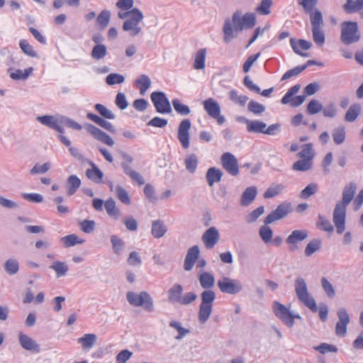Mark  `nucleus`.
I'll list each match as a JSON object with an SVG mask.
<instances>
[{"label": "nucleus", "instance_id": "obj_33", "mask_svg": "<svg viewBox=\"0 0 363 363\" xmlns=\"http://www.w3.org/2000/svg\"><path fill=\"white\" fill-rule=\"evenodd\" d=\"M135 85L140 89V93L144 94L151 85V80L147 75L141 74L135 82Z\"/></svg>", "mask_w": 363, "mask_h": 363}, {"label": "nucleus", "instance_id": "obj_16", "mask_svg": "<svg viewBox=\"0 0 363 363\" xmlns=\"http://www.w3.org/2000/svg\"><path fill=\"white\" fill-rule=\"evenodd\" d=\"M84 128L95 139L101 141V143L108 146H113L114 145V140L108 134L95 125L90 123H86L84 125Z\"/></svg>", "mask_w": 363, "mask_h": 363}, {"label": "nucleus", "instance_id": "obj_30", "mask_svg": "<svg viewBox=\"0 0 363 363\" xmlns=\"http://www.w3.org/2000/svg\"><path fill=\"white\" fill-rule=\"evenodd\" d=\"M310 13V21L312 29L323 28L324 26L322 13L319 10L312 11Z\"/></svg>", "mask_w": 363, "mask_h": 363}, {"label": "nucleus", "instance_id": "obj_24", "mask_svg": "<svg viewBox=\"0 0 363 363\" xmlns=\"http://www.w3.org/2000/svg\"><path fill=\"white\" fill-rule=\"evenodd\" d=\"M167 231V228L164 221L160 219L152 222L151 233L155 238L163 237Z\"/></svg>", "mask_w": 363, "mask_h": 363}, {"label": "nucleus", "instance_id": "obj_19", "mask_svg": "<svg viewBox=\"0 0 363 363\" xmlns=\"http://www.w3.org/2000/svg\"><path fill=\"white\" fill-rule=\"evenodd\" d=\"M199 253L200 250L197 245H194L189 249L184 263V269L186 271L192 269L195 262L199 258Z\"/></svg>", "mask_w": 363, "mask_h": 363}, {"label": "nucleus", "instance_id": "obj_37", "mask_svg": "<svg viewBox=\"0 0 363 363\" xmlns=\"http://www.w3.org/2000/svg\"><path fill=\"white\" fill-rule=\"evenodd\" d=\"M206 50L205 48L200 49L196 54L194 62V68L195 69H203L205 67Z\"/></svg>", "mask_w": 363, "mask_h": 363}, {"label": "nucleus", "instance_id": "obj_60", "mask_svg": "<svg viewBox=\"0 0 363 363\" xmlns=\"http://www.w3.org/2000/svg\"><path fill=\"white\" fill-rule=\"evenodd\" d=\"M317 226L320 230L329 233L333 232L334 229L330 221L320 215L318 216V221L317 223Z\"/></svg>", "mask_w": 363, "mask_h": 363}, {"label": "nucleus", "instance_id": "obj_12", "mask_svg": "<svg viewBox=\"0 0 363 363\" xmlns=\"http://www.w3.org/2000/svg\"><path fill=\"white\" fill-rule=\"evenodd\" d=\"M308 236L306 230H294L286 238V243L289 245V250L291 252H295L298 250V243L305 240Z\"/></svg>", "mask_w": 363, "mask_h": 363}, {"label": "nucleus", "instance_id": "obj_34", "mask_svg": "<svg viewBox=\"0 0 363 363\" xmlns=\"http://www.w3.org/2000/svg\"><path fill=\"white\" fill-rule=\"evenodd\" d=\"M81 185V180L76 175H71L67 179V195H73Z\"/></svg>", "mask_w": 363, "mask_h": 363}, {"label": "nucleus", "instance_id": "obj_3", "mask_svg": "<svg viewBox=\"0 0 363 363\" xmlns=\"http://www.w3.org/2000/svg\"><path fill=\"white\" fill-rule=\"evenodd\" d=\"M183 287L179 284H174L167 291V298L170 303L189 305L197 298V295L194 292H187L182 296Z\"/></svg>", "mask_w": 363, "mask_h": 363}, {"label": "nucleus", "instance_id": "obj_41", "mask_svg": "<svg viewBox=\"0 0 363 363\" xmlns=\"http://www.w3.org/2000/svg\"><path fill=\"white\" fill-rule=\"evenodd\" d=\"M169 326L174 328L178 332V335L175 337L177 340H181L186 335L189 334L190 330L182 327V323L179 321L173 320L169 323Z\"/></svg>", "mask_w": 363, "mask_h": 363}, {"label": "nucleus", "instance_id": "obj_46", "mask_svg": "<svg viewBox=\"0 0 363 363\" xmlns=\"http://www.w3.org/2000/svg\"><path fill=\"white\" fill-rule=\"evenodd\" d=\"M111 242L113 246V250L115 254L121 255L125 247L124 241L116 235L111 236Z\"/></svg>", "mask_w": 363, "mask_h": 363}, {"label": "nucleus", "instance_id": "obj_48", "mask_svg": "<svg viewBox=\"0 0 363 363\" xmlns=\"http://www.w3.org/2000/svg\"><path fill=\"white\" fill-rule=\"evenodd\" d=\"M321 246V241L319 239H314L310 241L305 248V255L311 257L313 253L318 251Z\"/></svg>", "mask_w": 363, "mask_h": 363}, {"label": "nucleus", "instance_id": "obj_10", "mask_svg": "<svg viewBox=\"0 0 363 363\" xmlns=\"http://www.w3.org/2000/svg\"><path fill=\"white\" fill-rule=\"evenodd\" d=\"M217 285L222 293L230 295L238 294L243 289L242 282L239 279L228 277H223L218 279Z\"/></svg>", "mask_w": 363, "mask_h": 363}, {"label": "nucleus", "instance_id": "obj_17", "mask_svg": "<svg viewBox=\"0 0 363 363\" xmlns=\"http://www.w3.org/2000/svg\"><path fill=\"white\" fill-rule=\"evenodd\" d=\"M219 238L218 229L216 227H211L203 233L202 240L207 249H212L218 243Z\"/></svg>", "mask_w": 363, "mask_h": 363}, {"label": "nucleus", "instance_id": "obj_53", "mask_svg": "<svg viewBox=\"0 0 363 363\" xmlns=\"http://www.w3.org/2000/svg\"><path fill=\"white\" fill-rule=\"evenodd\" d=\"M313 40L318 46H322L325 43V36L323 28L312 29Z\"/></svg>", "mask_w": 363, "mask_h": 363}, {"label": "nucleus", "instance_id": "obj_61", "mask_svg": "<svg viewBox=\"0 0 363 363\" xmlns=\"http://www.w3.org/2000/svg\"><path fill=\"white\" fill-rule=\"evenodd\" d=\"M19 46L22 51L30 57H36L37 52L33 50V48L26 40H21Z\"/></svg>", "mask_w": 363, "mask_h": 363}, {"label": "nucleus", "instance_id": "obj_64", "mask_svg": "<svg viewBox=\"0 0 363 363\" xmlns=\"http://www.w3.org/2000/svg\"><path fill=\"white\" fill-rule=\"evenodd\" d=\"M248 111L254 114H261L265 111V106L257 101H250L247 106Z\"/></svg>", "mask_w": 363, "mask_h": 363}, {"label": "nucleus", "instance_id": "obj_50", "mask_svg": "<svg viewBox=\"0 0 363 363\" xmlns=\"http://www.w3.org/2000/svg\"><path fill=\"white\" fill-rule=\"evenodd\" d=\"M259 234L264 243H268L272 241L273 231L267 225L265 224L260 227Z\"/></svg>", "mask_w": 363, "mask_h": 363}, {"label": "nucleus", "instance_id": "obj_39", "mask_svg": "<svg viewBox=\"0 0 363 363\" xmlns=\"http://www.w3.org/2000/svg\"><path fill=\"white\" fill-rule=\"evenodd\" d=\"M4 267L8 274L14 275L19 270V262L16 259L10 258L5 262Z\"/></svg>", "mask_w": 363, "mask_h": 363}, {"label": "nucleus", "instance_id": "obj_44", "mask_svg": "<svg viewBox=\"0 0 363 363\" xmlns=\"http://www.w3.org/2000/svg\"><path fill=\"white\" fill-rule=\"evenodd\" d=\"M115 194L118 200L126 205L130 203V199L128 191L123 189L121 185H117L115 188Z\"/></svg>", "mask_w": 363, "mask_h": 363}, {"label": "nucleus", "instance_id": "obj_52", "mask_svg": "<svg viewBox=\"0 0 363 363\" xmlns=\"http://www.w3.org/2000/svg\"><path fill=\"white\" fill-rule=\"evenodd\" d=\"M300 159H313L314 152L311 143L305 144L302 146V150L298 153Z\"/></svg>", "mask_w": 363, "mask_h": 363}, {"label": "nucleus", "instance_id": "obj_45", "mask_svg": "<svg viewBox=\"0 0 363 363\" xmlns=\"http://www.w3.org/2000/svg\"><path fill=\"white\" fill-rule=\"evenodd\" d=\"M111 12L108 10H103L96 18V23L104 30L109 23Z\"/></svg>", "mask_w": 363, "mask_h": 363}, {"label": "nucleus", "instance_id": "obj_57", "mask_svg": "<svg viewBox=\"0 0 363 363\" xmlns=\"http://www.w3.org/2000/svg\"><path fill=\"white\" fill-rule=\"evenodd\" d=\"M94 108L104 118L114 119L116 118L115 114L112 111L101 104H96L94 106Z\"/></svg>", "mask_w": 363, "mask_h": 363}, {"label": "nucleus", "instance_id": "obj_26", "mask_svg": "<svg viewBox=\"0 0 363 363\" xmlns=\"http://www.w3.org/2000/svg\"><path fill=\"white\" fill-rule=\"evenodd\" d=\"M223 173L216 167H211L208 169L206 175V181L209 186H213L216 183H218L222 178Z\"/></svg>", "mask_w": 363, "mask_h": 363}, {"label": "nucleus", "instance_id": "obj_9", "mask_svg": "<svg viewBox=\"0 0 363 363\" xmlns=\"http://www.w3.org/2000/svg\"><path fill=\"white\" fill-rule=\"evenodd\" d=\"M133 12L135 14L127 18L123 24V30L129 31L131 37H135L142 32L139 24L144 18L143 13L138 8H133Z\"/></svg>", "mask_w": 363, "mask_h": 363}, {"label": "nucleus", "instance_id": "obj_21", "mask_svg": "<svg viewBox=\"0 0 363 363\" xmlns=\"http://www.w3.org/2000/svg\"><path fill=\"white\" fill-rule=\"evenodd\" d=\"M18 340L21 347L29 351H34L38 352L40 351L38 345L35 341L27 335L23 333H18Z\"/></svg>", "mask_w": 363, "mask_h": 363}, {"label": "nucleus", "instance_id": "obj_28", "mask_svg": "<svg viewBox=\"0 0 363 363\" xmlns=\"http://www.w3.org/2000/svg\"><path fill=\"white\" fill-rule=\"evenodd\" d=\"M91 166V169L86 171V177L95 183H101L104 177V173L99 169V167L93 162H90Z\"/></svg>", "mask_w": 363, "mask_h": 363}, {"label": "nucleus", "instance_id": "obj_62", "mask_svg": "<svg viewBox=\"0 0 363 363\" xmlns=\"http://www.w3.org/2000/svg\"><path fill=\"white\" fill-rule=\"evenodd\" d=\"M244 28L249 29L252 28L256 23L255 15L252 13H246L242 16Z\"/></svg>", "mask_w": 363, "mask_h": 363}, {"label": "nucleus", "instance_id": "obj_32", "mask_svg": "<svg viewBox=\"0 0 363 363\" xmlns=\"http://www.w3.org/2000/svg\"><path fill=\"white\" fill-rule=\"evenodd\" d=\"M50 268L55 272L57 278L65 276L69 269L67 264L60 261L53 262Z\"/></svg>", "mask_w": 363, "mask_h": 363}, {"label": "nucleus", "instance_id": "obj_40", "mask_svg": "<svg viewBox=\"0 0 363 363\" xmlns=\"http://www.w3.org/2000/svg\"><path fill=\"white\" fill-rule=\"evenodd\" d=\"M107 55V48L105 45H96L92 48L91 56L94 60H99Z\"/></svg>", "mask_w": 363, "mask_h": 363}, {"label": "nucleus", "instance_id": "obj_18", "mask_svg": "<svg viewBox=\"0 0 363 363\" xmlns=\"http://www.w3.org/2000/svg\"><path fill=\"white\" fill-rule=\"evenodd\" d=\"M290 44L291 45V48H292L294 52L296 54H297L301 57H308L309 56L308 53L303 52L300 50V48L303 50H309L312 46V43L311 42H309L306 40H303V39H299V40H296L294 38H291Z\"/></svg>", "mask_w": 363, "mask_h": 363}, {"label": "nucleus", "instance_id": "obj_2", "mask_svg": "<svg viewBox=\"0 0 363 363\" xmlns=\"http://www.w3.org/2000/svg\"><path fill=\"white\" fill-rule=\"evenodd\" d=\"M357 185L350 182L345 186L342 191V200L337 202L333 211V220L338 234H342L345 230V218L347 206L354 199Z\"/></svg>", "mask_w": 363, "mask_h": 363}, {"label": "nucleus", "instance_id": "obj_51", "mask_svg": "<svg viewBox=\"0 0 363 363\" xmlns=\"http://www.w3.org/2000/svg\"><path fill=\"white\" fill-rule=\"evenodd\" d=\"M33 70V67H28L24 69V71L16 69L14 72L10 74V77L15 80L26 79L32 73Z\"/></svg>", "mask_w": 363, "mask_h": 363}, {"label": "nucleus", "instance_id": "obj_13", "mask_svg": "<svg viewBox=\"0 0 363 363\" xmlns=\"http://www.w3.org/2000/svg\"><path fill=\"white\" fill-rule=\"evenodd\" d=\"M291 203L284 202L279 204L274 211H272L265 218L264 220V224L269 225L284 218L291 211Z\"/></svg>", "mask_w": 363, "mask_h": 363}, {"label": "nucleus", "instance_id": "obj_6", "mask_svg": "<svg viewBox=\"0 0 363 363\" xmlns=\"http://www.w3.org/2000/svg\"><path fill=\"white\" fill-rule=\"evenodd\" d=\"M244 28L242 12L240 11H236L233 16L232 19L226 18L224 22L223 28L224 34V41L229 43L233 38V30L235 32H241Z\"/></svg>", "mask_w": 363, "mask_h": 363}, {"label": "nucleus", "instance_id": "obj_56", "mask_svg": "<svg viewBox=\"0 0 363 363\" xmlns=\"http://www.w3.org/2000/svg\"><path fill=\"white\" fill-rule=\"evenodd\" d=\"M333 138L335 144H342L345 139V130L343 127L335 128L333 132Z\"/></svg>", "mask_w": 363, "mask_h": 363}, {"label": "nucleus", "instance_id": "obj_11", "mask_svg": "<svg viewBox=\"0 0 363 363\" xmlns=\"http://www.w3.org/2000/svg\"><path fill=\"white\" fill-rule=\"evenodd\" d=\"M150 98L157 112L162 114L172 113L170 102L163 91H154L151 94Z\"/></svg>", "mask_w": 363, "mask_h": 363}, {"label": "nucleus", "instance_id": "obj_36", "mask_svg": "<svg viewBox=\"0 0 363 363\" xmlns=\"http://www.w3.org/2000/svg\"><path fill=\"white\" fill-rule=\"evenodd\" d=\"M343 10L347 13L359 12L363 9V0L352 1L351 4H345L342 6Z\"/></svg>", "mask_w": 363, "mask_h": 363}, {"label": "nucleus", "instance_id": "obj_63", "mask_svg": "<svg viewBox=\"0 0 363 363\" xmlns=\"http://www.w3.org/2000/svg\"><path fill=\"white\" fill-rule=\"evenodd\" d=\"M125 81V77L120 74L118 73H111L109 74L106 77V82L108 85H114L116 84H122Z\"/></svg>", "mask_w": 363, "mask_h": 363}, {"label": "nucleus", "instance_id": "obj_15", "mask_svg": "<svg viewBox=\"0 0 363 363\" xmlns=\"http://www.w3.org/2000/svg\"><path fill=\"white\" fill-rule=\"evenodd\" d=\"M191 125L190 120L185 118L180 122L178 127L177 138L184 149L189 147V130Z\"/></svg>", "mask_w": 363, "mask_h": 363}, {"label": "nucleus", "instance_id": "obj_20", "mask_svg": "<svg viewBox=\"0 0 363 363\" xmlns=\"http://www.w3.org/2000/svg\"><path fill=\"white\" fill-rule=\"evenodd\" d=\"M257 195V189L252 186L247 187L240 196V203L242 206H248L255 199Z\"/></svg>", "mask_w": 363, "mask_h": 363}, {"label": "nucleus", "instance_id": "obj_29", "mask_svg": "<svg viewBox=\"0 0 363 363\" xmlns=\"http://www.w3.org/2000/svg\"><path fill=\"white\" fill-rule=\"evenodd\" d=\"M97 337L95 334L89 333L85 334L82 337H79L77 341L81 344L83 350H89L96 344Z\"/></svg>", "mask_w": 363, "mask_h": 363}, {"label": "nucleus", "instance_id": "obj_54", "mask_svg": "<svg viewBox=\"0 0 363 363\" xmlns=\"http://www.w3.org/2000/svg\"><path fill=\"white\" fill-rule=\"evenodd\" d=\"M322 110V104L316 99H311L308 104L306 108L307 113L310 115L316 114Z\"/></svg>", "mask_w": 363, "mask_h": 363}, {"label": "nucleus", "instance_id": "obj_55", "mask_svg": "<svg viewBox=\"0 0 363 363\" xmlns=\"http://www.w3.org/2000/svg\"><path fill=\"white\" fill-rule=\"evenodd\" d=\"M313 167L312 160H297L293 164V169L295 171L305 172L309 170Z\"/></svg>", "mask_w": 363, "mask_h": 363}, {"label": "nucleus", "instance_id": "obj_4", "mask_svg": "<svg viewBox=\"0 0 363 363\" xmlns=\"http://www.w3.org/2000/svg\"><path fill=\"white\" fill-rule=\"evenodd\" d=\"M294 289L298 299L313 312H316L318 307L315 300L309 294L306 282L302 277L295 280Z\"/></svg>", "mask_w": 363, "mask_h": 363}, {"label": "nucleus", "instance_id": "obj_1", "mask_svg": "<svg viewBox=\"0 0 363 363\" xmlns=\"http://www.w3.org/2000/svg\"><path fill=\"white\" fill-rule=\"evenodd\" d=\"M201 286L206 289L201 294V303L199 306L198 319L200 323L204 324L210 318L213 311V302L216 298V293L210 290L215 285L213 275L208 272H203L198 277Z\"/></svg>", "mask_w": 363, "mask_h": 363}, {"label": "nucleus", "instance_id": "obj_31", "mask_svg": "<svg viewBox=\"0 0 363 363\" xmlns=\"http://www.w3.org/2000/svg\"><path fill=\"white\" fill-rule=\"evenodd\" d=\"M60 242L65 247H69L75 245L84 243V240L79 238L75 234H70L61 238Z\"/></svg>", "mask_w": 363, "mask_h": 363}, {"label": "nucleus", "instance_id": "obj_5", "mask_svg": "<svg viewBox=\"0 0 363 363\" xmlns=\"http://www.w3.org/2000/svg\"><path fill=\"white\" fill-rule=\"evenodd\" d=\"M126 298L130 305L135 307L142 306L146 312L152 313L155 311L154 301L147 291H128L126 294Z\"/></svg>", "mask_w": 363, "mask_h": 363}, {"label": "nucleus", "instance_id": "obj_23", "mask_svg": "<svg viewBox=\"0 0 363 363\" xmlns=\"http://www.w3.org/2000/svg\"><path fill=\"white\" fill-rule=\"evenodd\" d=\"M86 118L97 125H100L101 128L107 130L111 133H116V130L114 128V126L108 121H106L105 119L99 117L96 114H94L93 113H88L86 114Z\"/></svg>", "mask_w": 363, "mask_h": 363}, {"label": "nucleus", "instance_id": "obj_14", "mask_svg": "<svg viewBox=\"0 0 363 363\" xmlns=\"http://www.w3.org/2000/svg\"><path fill=\"white\" fill-rule=\"evenodd\" d=\"M338 321L335 325V333L337 336L345 337L347 333V327L350 323V315L345 308H340L337 312Z\"/></svg>", "mask_w": 363, "mask_h": 363}, {"label": "nucleus", "instance_id": "obj_8", "mask_svg": "<svg viewBox=\"0 0 363 363\" xmlns=\"http://www.w3.org/2000/svg\"><path fill=\"white\" fill-rule=\"evenodd\" d=\"M272 310L275 315L289 328L294 326L295 319H301L298 313L291 312L288 307L278 301L273 303Z\"/></svg>", "mask_w": 363, "mask_h": 363}, {"label": "nucleus", "instance_id": "obj_7", "mask_svg": "<svg viewBox=\"0 0 363 363\" xmlns=\"http://www.w3.org/2000/svg\"><path fill=\"white\" fill-rule=\"evenodd\" d=\"M358 23L354 21H345L341 23V41L345 45H350L359 40Z\"/></svg>", "mask_w": 363, "mask_h": 363}, {"label": "nucleus", "instance_id": "obj_25", "mask_svg": "<svg viewBox=\"0 0 363 363\" xmlns=\"http://www.w3.org/2000/svg\"><path fill=\"white\" fill-rule=\"evenodd\" d=\"M104 207L107 214L113 220H118L121 216V210L116 206V201L110 198L104 203Z\"/></svg>", "mask_w": 363, "mask_h": 363}, {"label": "nucleus", "instance_id": "obj_43", "mask_svg": "<svg viewBox=\"0 0 363 363\" xmlns=\"http://www.w3.org/2000/svg\"><path fill=\"white\" fill-rule=\"evenodd\" d=\"M267 127L266 123L259 121H251L247 125V130L250 133H264V129Z\"/></svg>", "mask_w": 363, "mask_h": 363}, {"label": "nucleus", "instance_id": "obj_59", "mask_svg": "<svg viewBox=\"0 0 363 363\" xmlns=\"http://www.w3.org/2000/svg\"><path fill=\"white\" fill-rule=\"evenodd\" d=\"M321 286L329 298H333L335 296V290L332 284L325 278L323 277L320 280Z\"/></svg>", "mask_w": 363, "mask_h": 363}, {"label": "nucleus", "instance_id": "obj_58", "mask_svg": "<svg viewBox=\"0 0 363 363\" xmlns=\"http://www.w3.org/2000/svg\"><path fill=\"white\" fill-rule=\"evenodd\" d=\"M318 191V185L315 183L309 184L307 186H306L300 193V196L306 199L315 194Z\"/></svg>", "mask_w": 363, "mask_h": 363}, {"label": "nucleus", "instance_id": "obj_49", "mask_svg": "<svg viewBox=\"0 0 363 363\" xmlns=\"http://www.w3.org/2000/svg\"><path fill=\"white\" fill-rule=\"evenodd\" d=\"M273 4L272 0H262L257 6L256 11L261 15H269L271 13V7Z\"/></svg>", "mask_w": 363, "mask_h": 363}, {"label": "nucleus", "instance_id": "obj_35", "mask_svg": "<svg viewBox=\"0 0 363 363\" xmlns=\"http://www.w3.org/2000/svg\"><path fill=\"white\" fill-rule=\"evenodd\" d=\"M284 189L285 186L282 184H273L264 192V198L270 199L275 197L281 194Z\"/></svg>", "mask_w": 363, "mask_h": 363}, {"label": "nucleus", "instance_id": "obj_22", "mask_svg": "<svg viewBox=\"0 0 363 363\" xmlns=\"http://www.w3.org/2000/svg\"><path fill=\"white\" fill-rule=\"evenodd\" d=\"M38 121L60 133H64V128L58 124L57 119L52 116H43L37 118Z\"/></svg>", "mask_w": 363, "mask_h": 363}, {"label": "nucleus", "instance_id": "obj_27", "mask_svg": "<svg viewBox=\"0 0 363 363\" xmlns=\"http://www.w3.org/2000/svg\"><path fill=\"white\" fill-rule=\"evenodd\" d=\"M203 106L204 109L212 118L217 117L220 113V108L218 104L213 99L206 100L203 102Z\"/></svg>", "mask_w": 363, "mask_h": 363}, {"label": "nucleus", "instance_id": "obj_38", "mask_svg": "<svg viewBox=\"0 0 363 363\" xmlns=\"http://www.w3.org/2000/svg\"><path fill=\"white\" fill-rule=\"evenodd\" d=\"M361 111V106L358 104H353L350 106L346 112L345 120L348 122L354 121L358 116L359 115Z\"/></svg>", "mask_w": 363, "mask_h": 363}, {"label": "nucleus", "instance_id": "obj_42", "mask_svg": "<svg viewBox=\"0 0 363 363\" xmlns=\"http://www.w3.org/2000/svg\"><path fill=\"white\" fill-rule=\"evenodd\" d=\"M223 167L233 176H237L239 174L238 160H223Z\"/></svg>", "mask_w": 363, "mask_h": 363}, {"label": "nucleus", "instance_id": "obj_47", "mask_svg": "<svg viewBox=\"0 0 363 363\" xmlns=\"http://www.w3.org/2000/svg\"><path fill=\"white\" fill-rule=\"evenodd\" d=\"M176 112L181 116H187L190 113L191 110L187 105L181 103L178 99H174L172 101Z\"/></svg>", "mask_w": 363, "mask_h": 363}]
</instances>
